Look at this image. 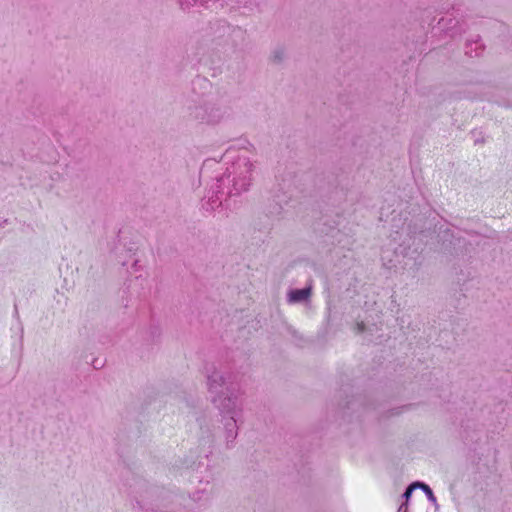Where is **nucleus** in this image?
Segmentation results:
<instances>
[{
	"label": "nucleus",
	"mask_w": 512,
	"mask_h": 512,
	"mask_svg": "<svg viewBox=\"0 0 512 512\" xmlns=\"http://www.w3.org/2000/svg\"><path fill=\"white\" fill-rule=\"evenodd\" d=\"M385 253H386V251H384V252H383V255H382V259H383V260H385V259H386Z\"/></svg>",
	"instance_id": "15"
},
{
	"label": "nucleus",
	"mask_w": 512,
	"mask_h": 512,
	"mask_svg": "<svg viewBox=\"0 0 512 512\" xmlns=\"http://www.w3.org/2000/svg\"><path fill=\"white\" fill-rule=\"evenodd\" d=\"M253 165L248 157L238 156L226 168V172L215 178V182L208 189L207 193L201 200V208L206 212H212L222 205V197L224 195L223 186L231 184L227 187V195H238L248 190L251 184V173Z\"/></svg>",
	"instance_id": "2"
},
{
	"label": "nucleus",
	"mask_w": 512,
	"mask_h": 512,
	"mask_svg": "<svg viewBox=\"0 0 512 512\" xmlns=\"http://www.w3.org/2000/svg\"><path fill=\"white\" fill-rule=\"evenodd\" d=\"M203 493H204V490H198L197 492L193 493V495H192V499H193L194 501H199V500H201V498H202V497L200 496V494H203Z\"/></svg>",
	"instance_id": "10"
},
{
	"label": "nucleus",
	"mask_w": 512,
	"mask_h": 512,
	"mask_svg": "<svg viewBox=\"0 0 512 512\" xmlns=\"http://www.w3.org/2000/svg\"><path fill=\"white\" fill-rule=\"evenodd\" d=\"M136 503H137V505L139 506V509L143 510L144 512H155V510H154V509L149 508V507H145V506L142 504V502H141V501H137Z\"/></svg>",
	"instance_id": "9"
},
{
	"label": "nucleus",
	"mask_w": 512,
	"mask_h": 512,
	"mask_svg": "<svg viewBox=\"0 0 512 512\" xmlns=\"http://www.w3.org/2000/svg\"><path fill=\"white\" fill-rule=\"evenodd\" d=\"M408 508H407V505L406 503L405 504H402L399 508H398V511L397 512H407Z\"/></svg>",
	"instance_id": "12"
},
{
	"label": "nucleus",
	"mask_w": 512,
	"mask_h": 512,
	"mask_svg": "<svg viewBox=\"0 0 512 512\" xmlns=\"http://www.w3.org/2000/svg\"><path fill=\"white\" fill-rule=\"evenodd\" d=\"M209 454L205 453L198 463L193 462L189 467L190 479L192 482L197 481L199 483H209L210 479H212V472L209 464Z\"/></svg>",
	"instance_id": "3"
},
{
	"label": "nucleus",
	"mask_w": 512,
	"mask_h": 512,
	"mask_svg": "<svg viewBox=\"0 0 512 512\" xmlns=\"http://www.w3.org/2000/svg\"><path fill=\"white\" fill-rule=\"evenodd\" d=\"M206 374L211 401L219 410L222 420L225 421L227 444L232 443L238 434L237 422L242 412V399L236 391V385L230 373L218 371L215 367H207Z\"/></svg>",
	"instance_id": "1"
},
{
	"label": "nucleus",
	"mask_w": 512,
	"mask_h": 512,
	"mask_svg": "<svg viewBox=\"0 0 512 512\" xmlns=\"http://www.w3.org/2000/svg\"><path fill=\"white\" fill-rule=\"evenodd\" d=\"M93 366H94V368H98L97 360H94V361H93Z\"/></svg>",
	"instance_id": "14"
},
{
	"label": "nucleus",
	"mask_w": 512,
	"mask_h": 512,
	"mask_svg": "<svg viewBox=\"0 0 512 512\" xmlns=\"http://www.w3.org/2000/svg\"><path fill=\"white\" fill-rule=\"evenodd\" d=\"M415 489H418V481L416 482H413L412 484H410L407 489L405 490V492L403 493V498L408 501L409 498L411 497L413 491Z\"/></svg>",
	"instance_id": "8"
},
{
	"label": "nucleus",
	"mask_w": 512,
	"mask_h": 512,
	"mask_svg": "<svg viewBox=\"0 0 512 512\" xmlns=\"http://www.w3.org/2000/svg\"><path fill=\"white\" fill-rule=\"evenodd\" d=\"M399 253L401 255H403L404 257H406L408 255V252L406 251V249L405 248H401V247L395 249L396 256H398Z\"/></svg>",
	"instance_id": "11"
},
{
	"label": "nucleus",
	"mask_w": 512,
	"mask_h": 512,
	"mask_svg": "<svg viewBox=\"0 0 512 512\" xmlns=\"http://www.w3.org/2000/svg\"><path fill=\"white\" fill-rule=\"evenodd\" d=\"M483 49L484 47L480 39L470 40L466 44L465 53L470 57L479 56L482 53Z\"/></svg>",
	"instance_id": "6"
},
{
	"label": "nucleus",
	"mask_w": 512,
	"mask_h": 512,
	"mask_svg": "<svg viewBox=\"0 0 512 512\" xmlns=\"http://www.w3.org/2000/svg\"><path fill=\"white\" fill-rule=\"evenodd\" d=\"M311 296V286L304 287L302 289H292L288 293L289 303H300L306 301Z\"/></svg>",
	"instance_id": "5"
},
{
	"label": "nucleus",
	"mask_w": 512,
	"mask_h": 512,
	"mask_svg": "<svg viewBox=\"0 0 512 512\" xmlns=\"http://www.w3.org/2000/svg\"><path fill=\"white\" fill-rule=\"evenodd\" d=\"M418 489H421L425 496H427V499L435 506H437V499L432 491V489L425 483L418 481Z\"/></svg>",
	"instance_id": "7"
},
{
	"label": "nucleus",
	"mask_w": 512,
	"mask_h": 512,
	"mask_svg": "<svg viewBox=\"0 0 512 512\" xmlns=\"http://www.w3.org/2000/svg\"><path fill=\"white\" fill-rule=\"evenodd\" d=\"M225 158L230 159L229 153H226Z\"/></svg>",
	"instance_id": "16"
},
{
	"label": "nucleus",
	"mask_w": 512,
	"mask_h": 512,
	"mask_svg": "<svg viewBox=\"0 0 512 512\" xmlns=\"http://www.w3.org/2000/svg\"><path fill=\"white\" fill-rule=\"evenodd\" d=\"M223 116L222 110L214 104H205L194 110V117L205 124H216Z\"/></svg>",
	"instance_id": "4"
},
{
	"label": "nucleus",
	"mask_w": 512,
	"mask_h": 512,
	"mask_svg": "<svg viewBox=\"0 0 512 512\" xmlns=\"http://www.w3.org/2000/svg\"><path fill=\"white\" fill-rule=\"evenodd\" d=\"M358 331L359 332H363L364 331V323H359L358 324Z\"/></svg>",
	"instance_id": "13"
}]
</instances>
